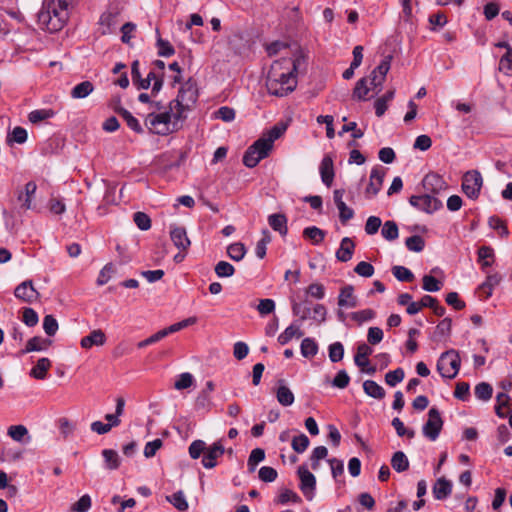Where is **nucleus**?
<instances>
[{
	"instance_id": "6",
	"label": "nucleus",
	"mask_w": 512,
	"mask_h": 512,
	"mask_svg": "<svg viewBox=\"0 0 512 512\" xmlns=\"http://www.w3.org/2000/svg\"><path fill=\"white\" fill-rule=\"evenodd\" d=\"M173 118V112L169 109L163 113H149L145 119V125L151 133L157 135H167L171 132L170 122Z\"/></svg>"
},
{
	"instance_id": "32",
	"label": "nucleus",
	"mask_w": 512,
	"mask_h": 512,
	"mask_svg": "<svg viewBox=\"0 0 512 512\" xmlns=\"http://www.w3.org/2000/svg\"><path fill=\"white\" fill-rule=\"evenodd\" d=\"M364 392L375 399H383L385 397V390L377 382L373 380H366L363 383Z\"/></svg>"
},
{
	"instance_id": "51",
	"label": "nucleus",
	"mask_w": 512,
	"mask_h": 512,
	"mask_svg": "<svg viewBox=\"0 0 512 512\" xmlns=\"http://www.w3.org/2000/svg\"><path fill=\"white\" fill-rule=\"evenodd\" d=\"M408 250L413 252H421L424 249L425 241L419 235L408 237L405 241Z\"/></svg>"
},
{
	"instance_id": "46",
	"label": "nucleus",
	"mask_w": 512,
	"mask_h": 512,
	"mask_svg": "<svg viewBox=\"0 0 512 512\" xmlns=\"http://www.w3.org/2000/svg\"><path fill=\"white\" fill-rule=\"evenodd\" d=\"M369 93V87L367 86V79L361 78L356 82L353 89V98L357 100H366V96Z\"/></svg>"
},
{
	"instance_id": "30",
	"label": "nucleus",
	"mask_w": 512,
	"mask_h": 512,
	"mask_svg": "<svg viewBox=\"0 0 512 512\" xmlns=\"http://www.w3.org/2000/svg\"><path fill=\"white\" fill-rule=\"evenodd\" d=\"M117 15L111 12H105L101 15L99 24L101 26V34L107 35L114 31L116 26Z\"/></svg>"
},
{
	"instance_id": "42",
	"label": "nucleus",
	"mask_w": 512,
	"mask_h": 512,
	"mask_svg": "<svg viewBox=\"0 0 512 512\" xmlns=\"http://www.w3.org/2000/svg\"><path fill=\"white\" fill-rule=\"evenodd\" d=\"M475 396L482 401H488L492 397L493 388L487 382H481L475 386Z\"/></svg>"
},
{
	"instance_id": "23",
	"label": "nucleus",
	"mask_w": 512,
	"mask_h": 512,
	"mask_svg": "<svg viewBox=\"0 0 512 512\" xmlns=\"http://www.w3.org/2000/svg\"><path fill=\"white\" fill-rule=\"evenodd\" d=\"M433 496L437 500H444L452 492V483L444 477L437 479L432 488Z\"/></svg>"
},
{
	"instance_id": "50",
	"label": "nucleus",
	"mask_w": 512,
	"mask_h": 512,
	"mask_svg": "<svg viewBox=\"0 0 512 512\" xmlns=\"http://www.w3.org/2000/svg\"><path fill=\"white\" fill-rule=\"evenodd\" d=\"M405 373L402 368H397L393 371H389L385 375V382L387 385L394 387L398 383L402 382L404 379Z\"/></svg>"
},
{
	"instance_id": "5",
	"label": "nucleus",
	"mask_w": 512,
	"mask_h": 512,
	"mask_svg": "<svg viewBox=\"0 0 512 512\" xmlns=\"http://www.w3.org/2000/svg\"><path fill=\"white\" fill-rule=\"evenodd\" d=\"M460 364L459 353L454 349H450L440 355L437 361V370L442 377L453 379L459 372Z\"/></svg>"
},
{
	"instance_id": "1",
	"label": "nucleus",
	"mask_w": 512,
	"mask_h": 512,
	"mask_svg": "<svg viewBox=\"0 0 512 512\" xmlns=\"http://www.w3.org/2000/svg\"><path fill=\"white\" fill-rule=\"evenodd\" d=\"M286 128L285 124L277 123L271 129L264 132L244 153L243 164L248 168H253L262 159L268 157L273 149L274 141L284 134Z\"/></svg>"
},
{
	"instance_id": "48",
	"label": "nucleus",
	"mask_w": 512,
	"mask_h": 512,
	"mask_svg": "<svg viewBox=\"0 0 512 512\" xmlns=\"http://www.w3.org/2000/svg\"><path fill=\"white\" fill-rule=\"evenodd\" d=\"M392 273L395 278L401 282H411L414 279L413 273L404 266H394Z\"/></svg>"
},
{
	"instance_id": "36",
	"label": "nucleus",
	"mask_w": 512,
	"mask_h": 512,
	"mask_svg": "<svg viewBox=\"0 0 512 512\" xmlns=\"http://www.w3.org/2000/svg\"><path fill=\"white\" fill-rule=\"evenodd\" d=\"M302 336L303 332L300 330L299 326L291 324L278 336V342L281 345H285L291 341L293 337L300 338Z\"/></svg>"
},
{
	"instance_id": "44",
	"label": "nucleus",
	"mask_w": 512,
	"mask_h": 512,
	"mask_svg": "<svg viewBox=\"0 0 512 512\" xmlns=\"http://www.w3.org/2000/svg\"><path fill=\"white\" fill-rule=\"evenodd\" d=\"M166 499L180 511H185L188 509V502L186 501L182 491L175 492L171 496H167Z\"/></svg>"
},
{
	"instance_id": "47",
	"label": "nucleus",
	"mask_w": 512,
	"mask_h": 512,
	"mask_svg": "<svg viewBox=\"0 0 512 512\" xmlns=\"http://www.w3.org/2000/svg\"><path fill=\"white\" fill-rule=\"evenodd\" d=\"M215 273L218 277H231L235 273V268L232 264L226 261H220L216 264Z\"/></svg>"
},
{
	"instance_id": "2",
	"label": "nucleus",
	"mask_w": 512,
	"mask_h": 512,
	"mask_svg": "<svg viewBox=\"0 0 512 512\" xmlns=\"http://www.w3.org/2000/svg\"><path fill=\"white\" fill-rule=\"evenodd\" d=\"M74 0H48L39 13V20L46 24L47 30H60L69 17L68 6Z\"/></svg>"
},
{
	"instance_id": "31",
	"label": "nucleus",
	"mask_w": 512,
	"mask_h": 512,
	"mask_svg": "<svg viewBox=\"0 0 512 512\" xmlns=\"http://www.w3.org/2000/svg\"><path fill=\"white\" fill-rule=\"evenodd\" d=\"M478 262L481 264L483 270L492 266L494 262L493 248L490 246H481L478 249Z\"/></svg>"
},
{
	"instance_id": "21",
	"label": "nucleus",
	"mask_w": 512,
	"mask_h": 512,
	"mask_svg": "<svg viewBox=\"0 0 512 512\" xmlns=\"http://www.w3.org/2000/svg\"><path fill=\"white\" fill-rule=\"evenodd\" d=\"M338 306L346 308H354L357 306V298L354 295V287L346 285L340 290L338 296Z\"/></svg>"
},
{
	"instance_id": "17",
	"label": "nucleus",
	"mask_w": 512,
	"mask_h": 512,
	"mask_svg": "<svg viewBox=\"0 0 512 512\" xmlns=\"http://www.w3.org/2000/svg\"><path fill=\"white\" fill-rule=\"evenodd\" d=\"M170 238L173 244L180 250L186 252L191 242L187 237V232L184 227L172 226L170 229Z\"/></svg>"
},
{
	"instance_id": "64",
	"label": "nucleus",
	"mask_w": 512,
	"mask_h": 512,
	"mask_svg": "<svg viewBox=\"0 0 512 512\" xmlns=\"http://www.w3.org/2000/svg\"><path fill=\"white\" fill-rule=\"evenodd\" d=\"M354 271L359 276L368 278V277L373 276V274H374V267L369 262L361 261V262H359L355 266Z\"/></svg>"
},
{
	"instance_id": "25",
	"label": "nucleus",
	"mask_w": 512,
	"mask_h": 512,
	"mask_svg": "<svg viewBox=\"0 0 512 512\" xmlns=\"http://www.w3.org/2000/svg\"><path fill=\"white\" fill-rule=\"evenodd\" d=\"M270 227L280 233L281 236H286L288 232L287 217L282 213L271 214L268 217Z\"/></svg>"
},
{
	"instance_id": "16",
	"label": "nucleus",
	"mask_w": 512,
	"mask_h": 512,
	"mask_svg": "<svg viewBox=\"0 0 512 512\" xmlns=\"http://www.w3.org/2000/svg\"><path fill=\"white\" fill-rule=\"evenodd\" d=\"M319 172L321 176L322 182L327 186L330 187L333 183L335 172H334V162L331 155L326 154L319 167Z\"/></svg>"
},
{
	"instance_id": "59",
	"label": "nucleus",
	"mask_w": 512,
	"mask_h": 512,
	"mask_svg": "<svg viewBox=\"0 0 512 512\" xmlns=\"http://www.w3.org/2000/svg\"><path fill=\"white\" fill-rule=\"evenodd\" d=\"M133 220L140 230L146 231L151 227V219L144 212L134 213Z\"/></svg>"
},
{
	"instance_id": "27",
	"label": "nucleus",
	"mask_w": 512,
	"mask_h": 512,
	"mask_svg": "<svg viewBox=\"0 0 512 512\" xmlns=\"http://www.w3.org/2000/svg\"><path fill=\"white\" fill-rule=\"evenodd\" d=\"M36 189H37L36 183L33 181H29L25 185V192L24 193L20 192L18 194V200L22 201L21 207L24 208L25 210L32 208V199L35 195Z\"/></svg>"
},
{
	"instance_id": "12",
	"label": "nucleus",
	"mask_w": 512,
	"mask_h": 512,
	"mask_svg": "<svg viewBox=\"0 0 512 512\" xmlns=\"http://www.w3.org/2000/svg\"><path fill=\"white\" fill-rule=\"evenodd\" d=\"M422 184L425 191L435 197L448 188L446 181L437 173H428L423 178Z\"/></svg>"
},
{
	"instance_id": "29",
	"label": "nucleus",
	"mask_w": 512,
	"mask_h": 512,
	"mask_svg": "<svg viewBox=\"0 0 512 512\" xmlns=\"http://www.w3.org/2000/svg\"><path fill=\"white\" fill-rule=\"evenodd\" d=\"M50 367L51 361L48 358H40L37 361L36 365L31 369L30 376L38 380H43L46 378L47 372L50 369Z\"/></svg>"
},
{
	"instance_id": "34",
	"label": "nucleus",
	"mask_w": 512,
	"mask_h": 512,
	"mask_svg": "<svg viewBox=\"0 0 512 512\" xmlns=\"http://www.w3.org/2000/svg\"><path fill=\"white\" fill-rule=\"evenodd\" d=\"M501 281V276L498 273L488 275L486 280L479 286V290L485 294V299L492 295L493 288L496 287Z\"/></svg>"
},
{
	"instance_id": "19",
	"label": "nucleus",
	"mask_w": 512,
	"mask_h": 512,
	"mask_svg": "<svg viewBox=\"0 0 512 512\" xmlns=\"http://www.w3.org/2000/svg\"><path fill=\"white\" fill-rule=\"evenodd\" d=\"M51 345L52 340L42 338L40 336H34L27 341L25 349L21 351V354H26L34 351H46Z\"/></svg>"
},
{
	"instance_id": "58",
	"label": "nucleus",
	"mask_w": 512,
	"mask_h": 512,
	"mask_svg": "<svg viewBox=\"0 0 512 512\" xmlns=\"http://www.w3.org/2000/svg\"><path fill=\"white\" fill-rule=\"evenodd\" d=\"M422 281V288L427 292H437L441 289V282L431 275H424Z\"/></svg>"
},
{
	"instance_id": "8",
	"label": "nucleus",
	"mask_w": 512,
	"mask_h": 512,
	"mask_svg": "<svg viewBox=\"0 0 512 512\" xmlns=\"http://www.w3.org/2000/svg\"><path fill=\"white\" fill-rule=\"evenodd\" d=\"M409 203L414 208L427 214H432L442 208L443 203L437 197L425 193L423 195H413L409 198Z\"/></svg>"
},
{
	"instance_id": "3",
	"label": "nucleus",
	"mask_w": 512,
	"mask_h": 512,
	"mask_svg": "<svg viewBox=\"0 0 512 512\" xmlns=\"http://www.w3.org/2000/svg\"><path fill=\"white\" fill-rule=\"evenodd\" d=\"M198 98L196 81L189 78L180 88L177 97L172 100L170 110L173 112V118L177 121L185 118L184 113L191 110Z\"/></svg>"
},
{
	"instance_id": "52",
	"label": "nucleus",
	"mask_w": 512,
	"mask_h": 512,
	"mask_svg": "<svg viewBox=\"0 0 512 512\" xmlns=\"http://www.w3.org/2000/svg\"><path fill=\"white\" fill-rule=\"evenodd\" d=\"M309 443V438L305 434L301 433L292 439L291 446L295 452L303 453L308 448Z\"/></svg>"
},
{
	"instance_id": "41",
	"label": "nucleus",
	"mask_w": 512,
	"mask_h": 512,
	"mask_svg": "<svg viewBox=\"0 0 512 512\" xmlns=\"http://www.w3.org/2000/svg\"><path fill=\"white\" fill-rule=\"evenodd\" d=\"M303 236L314 244H318L323 241L325 232L316 226H311L304 229Z\"/></svg>"
},
{
	"instance_id": "11",
	"label": "nucleus",
	"mask_w": 512,
	"mask_h": 512,
	"mask_svg": "<svg viewBox=\"0 0 512 512\" xmlns=\"http://www.w3.org/2000/svg\"><path fill=\"white\" fill-rule=\"evenodd\" d=\"M297 474L300 479V490L308 500H312L316 489L315 476L308 470L305 465L298 467Z\"/></svg>"
},
{
	"instance_id": "53",
	"label": "nucleus",
	"mask_w": 512,
	"mask_h": 512,
	"mask_svg": "<svg viewBox=\"0 0 512 512\" xmlns=\"http://www.w3.org/2000/svg\"><path fill=\"white\" fill-rule=\"evenodd\" d=\"M344 347L341 342H335L329 346V359L333 363H337L343 359Z\"/></svg>"
},
{
	"instance_id": "37",
	"label": "nucleus",
	"mask_w": 512,
	"mask_h": 512,
	"mask_svg": "<svg viewBox=\"0 0 512 512\" xmlns=\"http://www.w3.org/2000/svg\"><path fill=\"white\" fill-rule=\"evenodd\" d=\"M381 234L387 241H394L399 236V229L395 221L389 220L383 224Z\"/></svg>"
},
{
	"instance_id": "4",
	"label": "nucleus",
	"mask_w": 512,
	"mask_h": 512,
	"mask_svg": "<svg viewBox=\"0 0 512 512\" xmlns=\"http://www.w3.org/2000/svg\"><path fill=\"white\" fill-rule=\"evenodd\" d=\"M188 452L192 459H198L203 455L201 460L203 467L212 469L217 466V460L224 455L225 448L221 440L207 446L205 441L198 439L189 445Z\"/></svg>"
},
{
	"instance_id": "33",
	"label": "nucleus",
	"mask_w": 512,
	"mask_h": 512,
	"mask_svg": "<svg viewBox=\"0 0 512 512\" xmlns=\"http://www.w3.org/2000/svg\"><path fill=\"white\" fill-rule=\"evenodd\" d=\"M391 466L398 473L408 470L409 460L405 453L402 451L395 452L391 457Z\"/></svg>"
},
{
	"instance_id": "24",
	"label": "nucleus",
	"mask_w": 512,
	"mask_h": 512,
	"mask_svg": "<svg viewBox=\"0 0 512 512\" xmlns=\"http://www.w3.org/2000/svg\"><path fill=\"white\" fill-rule=\"evenodd\" d=\"M278 384L279 386L276 390L277 401L282 406H291L295 401L293 392L284 384L283 380H279Z\"/></svg>"
},
{
	"instance_id": "39",
	"label": "nucleus",
	"mask_w": 512,
	"mask_h": 512,
	"mask_svg": "<svg viewBox=\"0 0 512 512\" xmlns=\"http://www.w3.org/2000/svg\"><path fill=\"white\" fill-rule=\"evenodd\" d=\"M54 115L55 113L52 109H38L31 111L28 115V119L31 123L37 124L41 121L52 118Z\"/></svg>"
},
{
	"instance_id": "26",
	"label": "nucleus",
	"mask_w": 512,
	"mask_h": 512,
	"mask_svg": "<svg viewBox=\"0 0 512 512\" xmlns=\"http://www.w3.org/2000/svg\"><path fill=\"white\" fill-rule=\"evenodd\" d=\"M284 63H289V61H286L285 59L281 61L274 62L271 66H277V74L279 75V78L276 77V80L281 82L285 86H289V83H295V86L297 85L296 76L293 74L292 71L289 70L288 67H286V72L283 71V65Z\"/></svg>"
},
{
	"instance_id": "56",
	"label": "nucleus",
	"mask_w": 512,
	"mask_h": 512,
	"mask_svg": "<svg viewBox=\"0 0 512 512\" xmlns=\"http://www.w3.org/2000/svg\"><path fill=\"white\" fill-rule=\"evenodd\" d=\"M489 226L497 230L501 237H506L509 235V230L506 224L497 216H491L488 220Z\"/></svg>"
},
{
	"instance_id": "14",
	"label": "nucleus",
	"mask_w": 512,
	"mask_h": 512,
	"mask_svg": "<svg viewBox=\"0 0 512 512\" xmlns=\"http://www.w3.org/2000/svg\"><path fill=\"white\" fill-rule=\"evenodd\" d=\"M373 350L372 348L367 345L366 343H362L360 345H358L357 347V352H356V355L354 357V362L355 364L364 372H366L367 374H374L376 372V368L375 367H369L367 368V366L369 365V360H368V357L372 354Z\"/></svg>"
},
{
	"instance_id": "20",
	"label": "nucleus",
	"mask_w": 512,
	"mask_h": 512,
	"mask_svg": "<svg viewBox=\"0 0 512 512\" xmlns=\"http://www.w3.org/2000/svg\"><path fill=\"white\" fill-rule=\"evenodd\" d=\"M106 342V335L101 329L93 330L89 335L83 337L80 345L84 349H90L92 346H102Z\"/></svg>"
},
{
	"instance_id": "60",
	"label": "nucleus",
	"mask_w": 512,
	"mask_h": 512,
	"mask_svg": "<svg viewBox=\"0 0 512 512\" xmlns=\"http://www.w3.org/2000/svg\"><path fill=\"white\" fill-rule=\"evenodd\" d=\"M27 140V131L17 126L13 129L11 136H8L7 142L11 144L12 142H16L18 144H23Z\"/></svg>"
},
{
	"instance_id": "15",
	"label": "nucleus",
	"mask_w": 512,
	"mask_h": 512,
	"mask_svg": "<svg viewBox=\"0 0 512 512\" xmlns=\"http://www.w3.org/2000/svg\"><path fill=\"white\" fill-rule=\"evenodd\" d=\"M384 176L385 171L381 167H374L371 170L369 184L365 190L366 197L371 198L378 194L382 187Z\"/></svg>"
},
{
	"instance_id": "49",
	"label": "nucleus",
	"mask_w": 512,
	"mask_h": 512,
	"mask_svg": "<svg viewBox=\"0 0 512 512\" xmlns=\"http://www.w3.org/2000/svg\"><path fill=\"white\" fill-rule=\"evenodd\" d=\"M193 383H194L193 375L189 372H184L178 376V379L174 383V388L176 390H184V389L191 387L193 385Z\"/></svg>"
},
{
	"instance_id": "57",
	"label": "nucleus",
	"mask_w": 512,
	"mask_h": 512,
	"mask_svg": "<svg viewBox=\"0 0 512 512\" xmlns=\"http://www.w3.org/2000/svg\"><path fill=\"white\" fill-rule=\"evenodd\" d=\"M27 434L28 429L24 425H13L8 428V435L17 442H22Z\"/></svg>"
},
{
	"instance_id": "55",
	"label": "nucleus",
	"mask_w": 512,
	"mask_h": 512,
	"mask_svg": "<svg viewBox=\"0 0 512 512\" xmlns=\"http://www.w3.org/2000/svg\"><path fill=\"white\" fill-rule=\"evenodd\" d=\"M58 322L53 315H46L43 319V329L48 336H54L58 331Z\"/></svg>"
},
{
	"instance_id": "40",
	"label": "nucleus",
	"mask_w": 512,
	"mask_h": 512,
	"mask_svg": "<svg viewBox=\"0 0 512 512\" xmlns=\"http://www.w3.org/2000/svg\"><path fill=\"white\" fill-rule=\"evenodd\" d=\"M106 467L110 470H115L120 466L119 455L115 450L105 449L102 451Z\"/></svg>"
},
{
	"instance_id": "18",
	"label": "nucleus",
	"mask_w": 512,
	"mask_h": 512,
	"mask_svg": "<svg viewBox=\"0 0 512 512\" xmlns=\"http://www.w3.org/2000/svg\"><path fill=\"white\" fill-rule=\"evenodd\" d=\"M131 77L132 81L135 85L138 86V89H148L151 85V81L155 82L157 78L156 74L151 71L148 73L145 79L140 78V70H139V61L135 60L131 66Z\"/></svg>"
},
{
	"instance_id": "54",
	"label": "nucleus",
	"mask_w": 512,
	"mask_h": 512,
	"mask_svg": "<svg viewBox=\"0 0 512 512\" xmlns=\"http://www.w3.org/2000/svg\"><path fill=\"white\" fill-rule=\"evenodd\" d=\"M499 70L504 72L506 75H512V48L501 57L499 61Z\"/></svg>"
},
{
	"instance_id": "13",
	"label": "nucleus",
	"mask_w": 512,
	"mask_h": 512,
	"mask_svg": "<svg viewBox=\"0 0 512 512\" xmlns=\"http://www.w3.org/2000/svg\"><path fill=\"white\" fill-rule=\"evenodd\" d=\"M17 299L25 303H33L40 298V293L35 289L32 280H25L14 290Z\"/></svg>"
},
{
	"instance_id": "9",
	"label": "nucleus",
	"mask_w": 512,
	"mask_h": 512,
	"mask_svg": "<svg viewBox=\"0 0 512 512\" xmlns=\"http://www.w3.org/2000/svg\"><path fill=\"white\" fill-rule=\"evenodd\" d=\"M443 420L439 410L432 407L428 412V419L423 425V435L431 441H435L442 430Z\"/></svg>"
},
{
	"instance_id": "22",
	"label": "nucleus",
	"mask_w": 512,
	"mask_h": 512,
	"mask_svg": "<svg viewBox=\"0 0 512 512\" xmlns=\"http://www.w3.org/2000/svg\"><path fill=\"white\" fill-rule=\"evenodd\" d=\"M355 249V243L349 237L341 240L340 247L336 251V258L340 262H348L351 260Z\"/></svg>"
},
{
	"instance_id": "61",
	"label": "nucleus",
	"mask_w": 512,
	"mask_h": 512,
	"mask_svg": "<svg viewBox=\"0 0 512 512\" xmlns=\"http://www.w3.org/2000/svg\"><path fill=\"white\" fill-rule=\"evenodd\" d=\"M22 320L28 327H34L37 325L39 317L34 309L26 307L23 309Z\"/></svg>"
},
{
	"instance_id": "62",
	"label": "nucleus",
	"mask_w": 512,
	"mask_h": 512,
	"mask_svg": "<svg viewBox=\"0 0 512 512\" xmlns=\"http://www.w3.org/2000/svg\"><path fill=\"white\" fill-rule=\"evenodd\" d=\"M91 508V498L89 495H83L79 498L77 502H75L71 511L73 512H87Z\"/></svg>"
},
{
	"instance_id": "7",
	"label": "nucleus",
	"mask_w": 512,
	"mask_h": 512,
	"mask_svg": "<svg viewBox=\"0 0 512 512\" xmlns=\"http://www.w3.org/2000/svg\"><path fill=\"white\" fill-rule=\"evenodd\" d=\"M482 186L483 178L479 171L471 170L464 174L462 190L468 198L476 200L479 197Z\"/></svg>"
},
{
	"instance_id": "38",
	"label": "nucleus",
	"mask_w": 512,
	"mask_h": 512,
	"mask_svg": "<svg viewBox=\"0 0 512 512\" xmlns=\"http://www.w3.org/2000/svg\"><path fill=\"white\" fill-rule=\"evenodd\" d=\"M301 354L305 358L314 357L318 352V345L312 338H304L300 346Z\"/></svg>"
},
{
	"instance_id": "28",
	"label": "nucleus",
	"mask_w": 512,
	"mask_h": 512,
	"mask_svg": "<svg viewBox=\"0 0 512 512\" xmlns=\"http://www.w3.org/2000/svg\"><path fill=\"white\" fill-rule=\"evenodd\" d=\"M115 112L118 113L126 121L127 126L131 130L138 134L143 133V128L140 125L138 119H136L127 109L121 106H117L115 107Z\"/></svg>"
},
{
	"instance_id": "10",
	"label": "nucleus",
	"mask_w": 512,
	"mask_h": 512,
	"mask_svg": "<svg viewBox=\"0 0 512 512\" xmlns=\"http://www.w3.org/2000/svg\"><path fill=\"white\" fill-rule=\"evenodd\" d=\"M279 78L277 74V66H271L266 80V87L271 95L283 97L294 91L295 83H289V86L283 85L281 82L276 80Z\"/></svg>"
},
{
	"instance_id": "45",
	"label": "nucleus",
	"mask_w": 512,
	"mask_h": 512,
	"mask_svg": "<svg viewBox=\"0 0 512 512\" xmlns=\"http://www.w3.org/2000/svg\"><path fill=\"white\" fill-rule=\"evenodd\" d=\"M271 241V235L268 230L262 231V238L257 242L255 253L256 256L260 259H263L266 255V249L268 243Z\"/></svg>"
},
{
	"instance_id": "63",
	"label": "nucleus",
	"mask_w": 512,
	"mask_h": 512,
	"mask_svg": "<svg viewBox=\"0 0 512 512\" xmlns=\"http://www.w3.org/2000/svg\"><path fill=\"white\" fill-rule=\"evenodd\" d=\"M382 225V221L377 216H370L368 217L366 224H365V232L368 235H374L378 232L379 228Z\"/></svg>"
},
{
	"instance_id": "35",
	"label": "nucleus",
	"mask_w": 512,
	"mask_h": 512,
	"mask_svg": "<svg viewBox=\"0 0 512 512\" xmlns=\"http://www.w3.org/2000/svg\"><path fill=\"white\" fill-rule=\"evenodd\" d=\"M94 90V85L90 81H83L77 84L71 90V97L74 99H83L90 95Z\"/></svg>"
},
{
	"instance_id": "43",
	"label": "nucleus",
	"mask_w": 512,
	"mask_h": 512,
	"mask_svg": "<svg viewBox=\"0 0 512 512\" xmlns=\"http://www.w3.org/2000/svg\"><path fill=\"white\" fill-rule=\"evenodd\" d=\"M227 254L234 261L242 260L246 254V249H245L244 244H242L240 242L230 244L227 247Z\"/></svg>"
}]
</instances>
